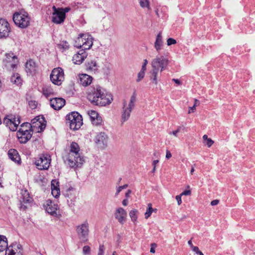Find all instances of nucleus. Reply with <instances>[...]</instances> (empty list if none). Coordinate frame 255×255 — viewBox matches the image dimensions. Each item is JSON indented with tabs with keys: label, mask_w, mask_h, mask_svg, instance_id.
I'll return each mask as SVG.
<instances>
[{
	"label": "nucleus",
	"mask_w": 255,
	"mask_h": 255,
	"mask_svg": "<svg viewBox=\"0 0 255 255\" xmlns=\"http://www.w3.org/2000/svg\"><path fill=\"white\" fill-rule=\"evenodd\" d=\"M24 204L25 203H22V202H21V206L20 207V209L23 210H25L27 209V207L26 205H24Z\"/></svg>",
	"instance_id": "nucleus-57"
},
{
	"label": "nucleus",
	"mask_w": 255,
	"mask_h": 255,
	"mask_svg": "<svg viewBox=\"0 0 255 255\" xmlns=\"http://www.w3.org/2000/svg\"><path fill=\"white\" fill-rule=\"evenodd\" d=\"M204 143L208 146V147H210L214 143V141L211 138H209Z\"/></svg>",
	"instance_id": "nucleus-46"
},
{
	"label": "nucleus",
	"mask_w": 255,
	"mask_h": 255,
	"mask_svg": "<svg viewBox=\"0 0 255 255\" xmlns=\"http://www.w3.org/2000/svg\"><path fill=\"white\" fill-rule=\"evenodd\" d=\"M5 65L7 67H10L12 69L16 68L18 62L17 57L13 53H8L5 54V59L4 60Z\"/></svg>",
	"instance_id": "nucleus-16"
},
{
	"label": "nucleus",
	"mask_w": 255,
	"mask_h": 255,
	"mask_svg": "<svg viewBox=\"0 0 255 255\" xmlns=\"http://www.w3.org/2000/svg\"><path fill=\"white\" fill-rule=\"evenodd\" d=\"M137 214L138 211L136 209H132L129 213V215L131 218V220L134 224H135L137 221Z\"/></svg>",
	"instance_id": "nucleus-30"
},
{
	"label": "nucleus",
	"mask_w": 255,
	"mask_h": 255,
	"mask_svg": "<svg viewBox=\"0 0 255 255\" xmlns=\"http://www.w3.org/2000/svg\"><path fill=\"white\" fill-rule=\"evenodd\" d=\"M25 71L28 75L34 74L37 71V66L35 62L30 59L25 63Z\"/></svg>",
	"instance_id": "nucleus-22"
},
{
	"label": "nucleus",
	"mask_w": 255,
	"mask_h": 255,
	"mask_svg": "<svg viewBox=\"0 0 255 255\" xmlns=\"http://www.w3.org/2000/svg\"><path fill=\"white\" fill-rule=\"evenodd\" d=\"M104 251H105L104 246L103 245H100L97 255H104Z\"/></svg>",
	"instance_id": "nucleus-43"
},
{
	"label": "nucleus",
	"mask_w": 255,
	"mask_h": 255,
	"mask_svg": "<svg viewBox=\"0 0 255 255\" xmlns=\"http://www.w3.org/2000/svg\"><path fill=\"white\" fill-rule=\"evenodd\" d=\"M128 184H125L123 186H119L117 189V192L116 193V196L118 195L120 193V192L122 191V190H123L124 189H126V188L128 187Z\"/></svg>",
	"instance_id": "nucleus-44"
},
{
	"label": "nucleus",
	"mask_w": 255,
	"mask_h": 255,
	"mask_svg": "<svg viewBox=\"0 0 255 255\" xmlns=\"http://www.w3.org/2000/svg\"><path fill=\"white\" fill-rule=\"evenodd\" d=\"M51 162L50 156L47 154L39 155L37 159L35 161L36 167L39 170H47L49 167Z\"/></svg>",
	"instance_id": "nucleus-11"
},
{
	"label": "nucleus",
	"mask_w": 255,
	"mask_h": 255,
	"mask_svg": "<svg viewBox=\"0 0 255 255\" xmlns=\"http://www.w3.org/2000/svg\"><path fill=\"white\" fill-rule=\"evenodd\" d=\"M8 247L7 238L4 236L0 235V252L6 251Z\"/></svg>",
	"instance_id": "nucleus-28"
},
{
	"label": "nucleus",
	"mask_w": 255,
	"mask_h": 255,
	"mask_svg": "<svg viewBox=\"0 0 255 255\" xmlns=\"http://www.w3.org/2000/svg\"><path fill=\"white\" fill-rule=\"evenodd\" d=\"M145 72L141 70L139 71V72L137 74V78L136 79L137 82H140L144 78L145 76Z\"/></svg>",
	"instance_id": "nucleus-37"
},
{
	"label": "nucleus",
	"mask_w": 255,
	"mask_h": 255,
	"mask_svg": "<svg viewBox=\"0 0 255 255\" xmlns=\"http://www.w3.org/2000/svg\"><path fill=\"white\" fill-rule=\"evenodd\" d=\"M13 20L18 27L25 28L30 25V18L26 12H15L13 15Z\"/></svg>",
	"instance_id": "nucleus-7"
},
{
	"label": "nucleus",
	"mask_w": 255,
	"mask_h": 255,
	"mask_svg": "<svg viewBox=\"0 0 255 255\" xmlns=\"http://www.w3.org/2000/svg\"><path fill=\"white\" fill-rule=\"evenodd\" d=\"M148 208L147 209L145 214V218L147 219L151 215L152 213L153 212V209L152 207V204L151 203H149L147 205Z\"/></svg>",
	"instance_id": "nucleus-33"
},
{
	"label": "nucleus",
	"mask_w": 255,
	"mask_h": 255,
	"mask_svg": "<svg viewBox=\"0 0 255 255\" xmlns=\"http://www.w3.org/2000/svg\"><path fill=\"white\" fill-rule=\"evenodd\" d=\"M139 5L142 8H146L148 9L150 8L149 0H138Z\"/></svg>",
	"instance_id": "nucleus-32"
},
{
	"label": "nucleus",
	"mask_w": 255,
	"mask_h": 255,
	"mask_svg": "<svg viewBox=\"0 0 255 255\" xmlns=\"http://www.w3.org/2000/svg\"><path fill=\"white\" fill-rule=\"evenodd\" d=\"M180 131V129L178 128L177 130L173 131L172 132H170V134H172L175 136H177V133Z\"/></svg>",
	"instance_id": "nucleus-55"
},
{
	"label": "nucleus",
	"mask_w": 255,
	"mask_h": 255,
	"mask_svg": "<svg viewBox=\"0 0 255 255\" xmlns=\"http://www.w3.org/2000/svg\"><path fill=\"white\" fill-rule=\"evenodd\" d=\"M172 156L171 153L168 150H166V158L167 159H169Z\"/></svg>",
	"instance_id": "nucleus-54"
},
{
	"label": "nucleus",
	"mask_w": 255,
	"mask_h": 255,
	"mask_svg": "<svg viewBox=\"0 0 255 255\" xmlns=\"http://www.w3.org/2000/svg\"><path fill=\"white\" fill-rule=\"evenodd\" d=\"M51 107L55 110H60L65 104V100L62 98H54L50 100Z\"/></svg>",
	"instance_id": "nucleus-21"
},
{
	"label": "nucleus",
	"mask_w": 255,
	"mask_h": 255,
	"mask_svg": "<svg viewBox=\"0 0 255 255\" xmlns=\"http://www.w3.org/2000/svg\"><path fill=\"white\" fill-rule=\"evenodd\" d=\"M55 189H59V182L56 180H52L51 181V190Z\"/></svg>",
	"instance_id": "nucleus-38"
},
{
	"label": "nucleus",
	"mask_w": 255,
	"mask_h": 255,
	"mask_svg": "<svg viewBox=\"0 0 255 255\" xmlns=\"http://www.w3.org/2000/svg\"><path fill=\"white\" fill-rule=\"evenodd\" d=\"M87 56L88 53L84 49H81L73 56L72 61L75 64H80Z\"/></svg>",
	"instance_id": "nucleus-20"
},
{
	"label": "nucleus",
	"mask_w": 255,
	"mask_h": 255,
	"mask_svg": "<svg viewBox=\"0 0 255 255\" xmlns=\"http://www.w3.org/2000/svg\"><path fill=\"white\" fill-rule=\"evenodd\" d=\"M91 122L93 125L98 126L102 125L103 120L102 117L99 116L96 119L92 120Z\"/></svg>",
	"instance_id": "nucleus-35"
},
{
	"label": "nucleus",
	"mask_w": 255,
	"mask_h": 255,
	"mask_svg": "<svg viewBox=\"0 0 255 255\" xmlns=\"http://www.w3.org/2000/svg\"><path fill=\"white\" fill-rule=\"evenodd\" d=\"M93 45V37L88 33H81L76 38L74 46L84 50L89 49Z\"/></svg>",
	"instance_id": "nucleus-6"
},
{
	"label": "nucleus",
	"mask_w": 255,
	"mask_h": 255,
	"mask_svg": "<svg viewBox=\"0 0 255 255\" xmlns=\"http://www.w3.org/2000/svg\"><path fill=\"white\" fill-rule=\"evenodd\" d=\"M45 122L43 117H40V116H38L31 120V128H38L37 132L41 131L46 127V124L43 123Z\"/></svg>",
	"instance_id": "nucleus-17"
},
{
	"label": "nucleus",
	"mask_w": 255,
	"mask_h": 255,
	"mask_svg": "<svg viewBox=\"0 0 255 255\" xmlns=\"http://www.w3.org/2000/svg\"><path fill=\"white\" fill-rule=\"evenodd\" d=\"M22 246L17 243H12L5 251V255H22Z\"/></svg>",
	"instance_id": "nucleus-13"
},
{
	"label": "nucleus",
	"mask_w": 255,
	"mask_h": 255,
	"mask_svg": "<svg viewBox=\"0 0 255 255\" xmlns=\"http://www.w3.org/2000/svg\"><path fill=\"white\" fill-rule=\"evenodd\" d=\"M80 147L78 143L72 142L70 146L69 152L66 157L67 164L71 167L76 168L81 167L85 159L79 152Z\"/></svg>",
	"instance_id": "nucleus-3"
},
{
	"label": "nucleus",
	"mask_w": 255,
	"mask_h": 255,
	"mask_svg": "<svg viewBox=\"0 0 255 255\" xmlns=\"http://www.w3.org/2000/svg\"><path fill=\"white\" fill-rule=\"evenodd\" d=\"M50 78L53 84L60 85L64 79L63 70L60 67L54 68L51 73Z\"/></svg>",
	"instance_id": "nucleus-9"
},
{
	"label": "nucleus",
	"mask_w": 255,
	"mask_h": 255,
	"mask_svg": "<svg viewBox=\"0 0 255 255\" xmlns=\"http://www.w3.org/2000/svg\"><path fill=\"white\" fill-rule=\"evenodd\" d=\"M163 45V41L162 36V32H159L156 37L155 41L154 44V47L156 51L158 52L161 50L162 47Z\"/></svg>",
	"instance_id": "nucleus-26"
},
{
	"label": "nucleus",
	"mask_w": 255,
	"mask_h": 255,
	"mask_svg": "<svg viewBox=\"0 0 255 255\" xmlns=\"http://www.w3.org/2000/svg\"><path fill=\"white\" fill-rule=\"evenodd\" d=\"M66 124L73 130L79 129L83 125V119L77 112H73L66 117Z\"/></svg>",
	"instance_id": "nucleus-5"
},
{
	"label": "nucleus",
	"mask_w": 255,
	"mask_h": 255,
	"mask_svg": "<svg viewBox=\"0 0 255 255\" xmlns=\"http://www.w3.org/2000/svg\"><path fill=\"white\" fill-rule=\"evenodd\" d=\"M136 93L134 91L130 97L128 105L127 101L124 100L123 102V107L122 112V123H123L128 121L130 116L132 110L134 108L135 103L136 102Z\"/></svg>",
	"instance_id": "nucleus-4"
},
{
	"label": "nucleus",
	"mask_w": 255,
	"mask_h": 255,
	"mask_svg": "<svg viewBox=\"0 0 255 255\" xmlns=\"http://www.w3.org/2000/svg\"><path fill=\"white\" fill-rule=\"evenodd\" d=\"M76 232L79 239L82 241L87 240L89 233V225L87 221L76 227Z\"/></svg>",
	"instance_id": "nucleus-10"
},
{
	"label": "nucleus",
	"mask_w": 255,
	"mask_h": 255,
	"mask_svg": "<svg viewBox=\"0 0 255 255\" xmlns=\"http://www.w3.org/2000/svg\"><path fill=\"white\" fill-rule=\"evenodd\" d=\"M209 138L208 137L207 135L205 134L203 136V139L204 142H205L207 140H208Z\"/></svg>",
	"instance_id": "nucleus-63"
},
{
	"label": "nucleus",
	"mask_w": 255,
	"mask_h": 255,
	"mask_svg": "<svg viewBox=\"0 0 255 255\" xmlns=\"http://www.w3.org/2000/svg\"><path fill=\"white\" fill-rule=\"evenodd\" d=\"M88 114L90 116L91 121L92 120L95 119L99 116V114L95 111H90L89 112Z\"/></svg>",
	"instance_id": "nucleus-36"
},
{
	"label": "nucleus",
	"mask_w": 255,
	"mask_h": 255,
	"mask_svg": "<svg viewBox=\"0 0 255 255\" xmlns=\"http://www.w3.org/2000/svg\"><path fill=\"white\" fill-rule=\"evenodd\" d=\"M43 94L46 96H48L51 94L50 90L48 89H44L43 90Z\"/></svg>",
	"instance_id": "nucleus-49"
},
{
	"label": "nucleus",
	"mask_w": 255,
	"mask_h": 255,
	"mask_svg": "<svg viewBox=\"0 0 255 255\" xmlns=\"http://www.w3.org/2000/svg\"><path fill=\"white\" fill-rule=\"evenodd\" d=\"M170 61L167 57L163 55H158L153 58L151 62L152 69L150 72V80L155 85L158 84V75L159 72L166 70Z\"/></svg>",
	"instance_id": "nucleus-2"
},
{
	"label": "nucleus",
	"mask_w": 255,
	"mask_h": 255,
	"mask_svg": "<svg viewBox=\"0 0 255 255\" xmlns=\"http://www.w3.org/2000/svg\"><path fill=\"white\" fill-rule=\"evenodd\" d=\"M29 107L33 110L35 109L37 107V103L35 101H30L28 103Z\"/></svg>",
	"instance_id": "nucleus-40"
},
{
	"label": "nucleus",
	"mask_w": 255,
	"mask_h": 255,
	"mask_svg": "<svg viewBox=\"0 0 255 255\" xmlns=\"http://www.w3.org/2000/svg\"><path fill=\"white\" fill-rule=\"evenodd\" d=\"M91 248L88 246H85L83 248V253L85 255H89L90 253Z\"/></svg>",
	"instance_id": "nucleus-39"
},
{
	"label": "nucleus",
	"mask_w": 255,
	"mask_h": 255,
	"mask_svg": "<svg viewBox=\"0 0 255 255\" xmlns=\"http://www.w3.org/2000/svg\"><path fill=\"white\" fill-rule=\"evenodd\" d=\"M60 45L62 46V48H64V49H68L69 47L68 43L66 41H62Z\"/></svg>",
	"instance_id": "nucleus-47"
},
{
	"label": "nucleus",
	"mask_w": 255,
	"mask_h": 255,
	"mask_svg": "<svg viewBox=\"0 0 255 255\" xmlns=\"http://www.w3.org/2000/svg\"><path fill=\"white\" fill-rule=\"evenodd\" d=\"M181 196V195H177L175 197L178 205H180L182 203Z\"/></svg>",
	"instance_id": "nucleus-50"
},
{
	"label": "nucleus",
	"mask_w": 255,
	"mask_h": 255,
	"mask_svg": "<svg viewBox=\"0 0 255 255\" xmlns=\"http://www.w3.org/2000/svg\"><path fill=\"white\" fill-rule=\"evenodd\" d=\"M58 9L61 12V13L64 12V15L65 16H66V13L69 12V10H70V8L69 7H65L64 8H58Z\"/></svg>",
	"instance_id": "nucleus-48"
},
{
	"label": "nucleus",
	"mask_w": 255,
	"mask_h": 255,
	"mask_svg": "<svg viewBox=\"0 0 255 255\" xmlns=\"http://www.w3.org/2000/svg\"><path fill=\"white\" fill-rule=\"evenodd\" d=\"M196 105H194L192 107L189 108V110L188 111V114H190L191 113H194L196 110Z\"/></svg>",
	"instance_id": "nucleus-52"
},
{
	"label": "nucleus",
	"mask_w": 255,
	"mask_h": 255,
	"mask_svg": "<svg viewBox=\"0 0 255 255\" xmlns=\"http://www.w3.org/2000/svg\"><path fill=\"white\" fill-rule=\"evenodd\" d=\"M131 193V191L130 190H128L127 191V192L126 193V194H125V196H126L127 199H128Z\"/></svg>",
	"instance_id": "nucleus-59"
},
{
	"label": "nucleus",
	"mask_w": 255,
	"mask_h": 255,
	"mask_svg": "<svg viewBox=\"0 0 255 255\" xmlns=\"http://www.w3.org/2000/svg\"><path fill=\"white\" fill-rule=\"evenodd\" d=\"M87 98L93 105L100 106L109 105L113 101L112 95L105 93L102 87L98 85L88 88Z\"/></svg>",
	"instance_id": "nucleus-1"
},
{
	"label": "nucleus",
	"mask_w": 255,
	"mask_h": 255,
	"mask_svg": "<svg viewBox=\"0 0 255 255\" xmlns=\"http://www.w3.org/2000/svg\"><path fill=\"white\" fill-rule=\"evenodd\" d=\"M148 63L147 59H144L142 65L141 69L140 70L145 72L146 70V66Z\"/></svg>",
	"instance_id": "nucleus-45"
},
{
	"label": "nucleus",
	"mask_w": 255,
	"mask_h": 255,
	"mask_svg": "<svg viewBox=\"0 0 255 255\" xmlns=\"http://www.w3.org/2000/svg\"><path fill=\"white\" fill-rule=\"evenodd\" d=\"M46 211L49 214L56 216L57 215L58 205L50 200H47L44 205Z\"/></svg>",
	"instance_id": "nucleus-19"
},
{
	"label": "nucleus",
	"mask_w": 255,
	"mask_h": 255,
	"mask_svg": "<svg viewBox=\"0 0 255 255\" xmlns=\"http://www.w3.org/2000/svg\"><path fill=\"white\" fill-rule=\"evenodd\" d=\"M108 137L105 132H100L96 136V142L100 145H106L107 143Z\"/></svg>",
	"instance_id": "nucleus-27"
},
{
	"label": "nucleus",
	"mask_w": 255,
	"mask_h": 255,
	"mask_svg": "<svg viewBox=\"0 0 255 255\" xmlns=\"http://www.w3.org/2000/svg\"><path fill=\"white\" fill-rule=\"evenodd\" d=\"M75 192V189L73 187H70L66 190L64 195L66 197L69 198H72L73 197V194Z\"/></svg>",
	"instance_id": "nucleus-34"
},
{
	"label": "nucleus",
	"mask_w": 255,
	"mask_h": 255,
	"mask_svg": "<svg viewBox=\"0 0 255 255\" xmlns=\"http://www.w3.org/2000/svg\"><path fill=\"white\" fill-rule=\"evenodd\" d=\"M85 68L90 73H96L98 71L99 66L95 60H91L85 64Z\"/></svg>",
	"instance_id": "nucleus-24"
},
{
	"label": "nucleus",
	"mask_w": 255,
	"mask_h": 255,
	"mask_svg": "<svg viewBox=\"0 0 255 255\" xmlns=\"http://www.w3.org/2000/svg\"><path fill=\"white\" fill-rule=\"evenodd\" d=\"M11 29L8 21L0 18V39L6 38L9 35Z\"/></svg>",
	"instance_id": "nucleus-12"
},
{
	"label": "nucleus",
	"mask_w": 255,
	"mask_h": 255,
	"mask_svg": "<svg viewBox=\"0 0 255 255\" xmlns=\"http://www.w3.org/2000/svg\"><path fill=\"white\" fill-rule=\"evenodd\" d=\"M122 204L124 206H126L128 205V199H124L123 202H122Z\"/></svg>",
	"instance_id": "nucleus-60"
},
{
	"label": "nucleus",
	"mask_w": 255,
	"mask_h": 255,
	"mask_svg": "<svg viewBox=\"0 0 255 255\" xmlns=\"http://www.w3.org/2000/svg\"><path fill=\"white\" fill-rule=\"evenodd\" d=\"M159 162V160H154L152 162V165L153 166H155L156 167V164Z\"/></svg>",
	"instance_id": "nucleus-62"
},
{
	"label": "nucleus",
	"mask_w": 255,
	"mask_h": 255,
	"mask_svg": "<svg viewBox=\"0 0 255 255\" xmlns=\"http://www.w3.org/2000/svg\"><path fill=\"white\" fill-rule=\"evenodd\" d=\"M51 193L54 197L57 198L59 197V196L60 195V189H55L54 190H52Z\"/></svg>",
	"instance_id": "nucleus-41"
},
{
	"label": "nucleus",
	"mask_w": 255,
	"mask_h": 255,
	"mask_svg": "<svg viewBox=\"0 0 255 255\" xmlns=\"http://www.w3.org/2000/svg\"><path fill=\"white\" fill-rule=\"evenodd\" d=\"M154 247H156V244H151V248H150V252L151 253H154L155 252V250H154Z\"/></svg>",
	"instance_id": "nucleus-58"
},
{
	"label": "nucleus",
	"mask_w": 255,
	"mask_h": 255,
	"mask_svg": "<svg viewBox=\"0 0 255 255\" xmlns=\"http://www.w3.org/2000/svg\"><path fill=\"white\" fill-rule=\"evenodd\" d=\"M172 81H173L176 84H177L178 85H181V84L180 81L178 79H173Z\"/></svg>",
	"instance_id": "nucleus-61"
},
{
	"label": "nucleus",
	"mask_w": 255,
	"mask_h": 255,
	"mask_svg": "<svg viewBox=\"0 0 255 255\" xmlns=\"http://www.w3.org/2000/svg\"><path fill=\"white\" fill-rule=\"evenodd\" d=\"M115 217L118 222L122 225H123L127 218V213L126 211L122 207L118 208L115 212Z\"/></svg>",
	"instance_id": "nucleus-18"
},
{
	"label": "nucleus",
	"mask_w": 255,
	"mask_h": 255,
	"mask_svg": "<svg viewBox=\"0 0 255 255\" xmlns=\"http://www.w3.org/2000/svg\"><path fill=\"white\" fill-rule=\"evenodd\" d=\"M219 200H214L211 202V205L212 206H215L219 204Z\"/></svg>",
	"instance_id": "nucleus-53"
},
{
	"label": "nucleus",
	"mask_w": 255,
	"mask_h": 255,
	"mask_svg": "<svg viewBox=\"0 0 255 255\" xmlns=\"http://www.w3.org/2000/svg\"><path fill=\"white\" fill-rule=\"evenodd\" d=\"M11 82L16 85H19L22 83V79L20 75L18 73L14 74L10 78Z\"/></svg>",
	"instance_id": "nucleus-29"
},
{
	"label": "nucleus",
	"mask_w": 255,
	"mask_h": 255,
	"mask_svg": "<svg viewBox=\"0 0 255 255\" xmlns=\"http://www.w3.org/2000/svg\"><path fill=\"white\" fill-rule=\"evenodd\" d=\"M191 193V192L190 190H185L184 191H183L182 193L180 194V195L181 196H183V195H186V196H188V195H190Z\"/></svg>",
	"instance_id": "nucleus-51"
},
{
	"label": "nucleus",
	"mask_w": 255,
	"mask_h": 255,
	"mask_svg": "<svg viewBox=\"0 0 255 255\" xmlns=\"http://www.w3.org/2000/svg\"><path fill=\"white\" fill-rule=\"evenodd\" d=\"M3 122L11 131H14L20 123V117L16 115H8L3 119Z\"/></svg>",
	"instance_id": "nucleus-8"
},
{
	"label": "nucleus",
	"mask_w": 255,
	"mask_h": 255,
	"mask_svg": "<svg viewBox=\"0 0 255 255\" xmlns=\"http://www.w3.org/2000/svg\"><path fill=\"white\" fill-rule=\"evenodd\" d=\"M32 201V198L29 196L27 190H25L23 193L22 203L27 204L30 203Z\"/></svg>",
	"instance_id": "nucleus-31"
},
{
	"label": "nucleus",
	"mask_w": 255,
	"mask_h": 255,
	"mask_svg": "<svg viewBox=\"0 0 255 255\" xmlns=\"http://www.w3.org/2000/svg\"><path fill=\"white\" fill-rule=\"evenodd\" d=\"M192 250L193 251H194V252H195L197 254H198V253H199L200 251L199 250V248L198 247H196V246H194L192 248Z\"/></svg>",
	"instance_id": "nucleus-56"
},
{
	"label": "nucleus",
	"mask_w": 255,
	"mask_h": 255,
	"mask_svg": "<svg viewBox=\"0 0 255 255\" xmlns=\"http://www.w3.org/2000/svg\"><path fill=\"white\" fill-rule=\"evenodd\" d=\"M9 158L16 164H21V158L18 151L15 149H10L8 151Z\"/></svg>",
	"instance_id": "nucleus-23"
},
{
	"label": "nucleus",
	"mask_w": 255,
	"mask_h": 255,
	"mask_svg": "<svg viewBox=\"0 0 255 255\" xmlns=\"http://www.w3.org/2000/svg\"><path fill=\"white\" fill-rule=\"evenodd\" d=\"M188 245L191 247V248H192L194 246L192 244V241L191 240H189L188 242Z\"/></svg>",
	"instance_id": "nucleus-64"
},
{
	"label": "nucleus",
	"mask_w": 255,
	"mask_h": 255,
	"mask_svg": "<svg viewBox=\"0 0 255 255\" xmlns=\"http://www.w3.org/2000/svg\"><path fill=\"white\" fill-rule=\"evenodd\" d=\"M176 42V40L172 38H169L167 40V45L168 46L175 44Z\"/></svg>",
	"instance_id": "nucleus-42"
},
{
	"label": "nucleus",
	"mask_w": 255,
	"mask_h": 255,
	"mask_svg": "<svg viewBox=\"0 0 255 255\" xmlns=\"http://www.w3.org/2000/svg\"><path fill=\"white\" fill-rule=\"evenodd\" d=\"M79 79L80 84L83 86L87 87L91 84L93 77L86 74H81L79 75Z\"/></svg>",
	"instance_id": "nucleus-25"
},
{
	"label": "nucleus",
	"mask_w": 255,
	"mask_h": 255,
	"mask_svg": "<svg viewBox=\"0 0 255 255\" xmlns=\"http://www.w3.org/2000/svg\"><path fill=\"white\" fill-rule=\"evenodd\" d=\"M17 136L20 143H25L31 138V131L27 129L23 130L20 128L17 132Z\"/></svg>",
	"instance_id": "nucleus-15"
},
{
	"label": "nucleus",
	"mask_w": 255,
	"mask_h": 255,
	"mask_svg": "<svg viewBox=\"0 0 255 255\" xmlns=\"http://www.w3.org/2000/svg\"><path fill=\"white\" fill-rule=\"evenodd\" d=\"M54 11L52 15V21L56 24H61L63 23L65 19V15L64 12L61 13L58 8H56L55 6L52 7Z\"/></svg>",
	"instance_id": "nucleus-14"
}]
</instances>
